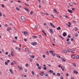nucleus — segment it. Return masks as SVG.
<instances>
[{
    "label": "nucleus",
    "instance_id": "f257e3e1",
    "mask_svg": "<svg viewBox=\"0 0 79 79\" xmlns=\"http://www.w3.org/2000/svg\"><path fill=\"white\" fill-rule=\"evenodd\" d=\"M21 19L22 21L23 22H24L26 21V19H25V17L23 16H22L21 17Z\"/></svg>",
    "mask_w": 79,
    "mask_h": 79
},
{
    "label": "nucleus",
    "instance_id": "f03ea898",
    "mask_svg": "<svg viewBox=\"0 0 79 79\" xmlns=\"http://www.w3.org/2000/svg\"><path fill=\"white\" fill-rule=\"evenodd\" d=\"M13 52H14V49H13V48L11 49V55L12 56H14V54H13Z\"/></svg>",
    "mask_w": 79,
    "mask_h": 79
},
{
    "label": "nucleus",
    "instance_id": "7ed1b4c3",
    "mask_svg": "<svg viewBox=\"0 0 79 79\" xmlns=\"http://www.w3.org/2000/svg\"><path fill=\"white\" fill-rule=\"evenodd\" d=\"M74 51V49H69L68 50L67 52H73Z\"/></svg>",
    "mask_w": 79,
    "mask_h": 79
},
{
    "label": "nucleus",
    "instance_id": "20e7f679",
    "mask_svg": "<svg viewBox=\"0 0 79 79\" xmlns=\"http://www.w3.org/2000/svg\"><path fill=\"white\" fill-rule=\"evenodd\" d=\"M50 25H51V26H52V27H54V28H55V27H55V25H53V23H50Z\"/></svg>",
    "mask_w": 79,
    "mask_h": 79
},
{
    "label": "nucleus",
    "instance_id": "39448f33",
    "mask_svg": "<svg viewBox=\"0 0 79 79\" xmlns=\"http://www.w3.org/2000/svg\"><path fill=\"white\" fill-rule=\"evenodd\" d=\"M31 45H32L35 46L37 45V42H33L31 43Z\"/></svg>",
    "mask_w": 79,
    "mask_h": 79
},
{
    "label": "nucleus",
    "instance_id": "423d86ee",
    "mask_svg": "<svg viewBox=\"0 0 79 79\" xmlns=\"http://www.w3.org/2000/svg\"><path fill=\"white\" fill-rule=\"evenodd\" d=\"M49 31L51 34H53V30L52 29H49Z\"/></svg>",
    "mask_w": 79,
    "mask_h": 79
},
{
    "label": "nucleus",
    "instance_id": "0eeeda50",
    "mask_svg": "<svg viewBox=\"0 0 79 79\" xmlns=\"http://www.w3.org/2000/svg\"><path fill=\"white\" fill-rule=\"evenodd\" d=\"M71 57L73 59H74V58H76V56H75V55L74 54H72L71 56Z\"/></svg>",
    "mask_w": 79,
    "mask_h": 79
},
{
    "label": "nucleus",
    "instance_id": "6e6552de",
    "mask_svg": "<svg viewBox=\"0 0 79 79\" xmlns=\"http://www.w3.org/2000/svg\"><path fill=\"white\" fill-rule=\"evenodd\" d=\"M9 70H10V73H11V74H14V73H13V70H12L11 69H10Z\"/></svg>",
    "mask_w": 79,
    "mask_h": 79
},
{
    "label": "nucleus",
    "instance_id": "1a4fd4ad",
    "mask_svg": "<svg viewBox=\"0 0 79 79\" xmlns=\"http://www.w3.org/2000/svg\"><path fill=\"white\" fill-rule=\"evenodd\" d=\"M60 59L61 60H62L63 61H64V62H65V61H66V60L63 58V57H61L60 58Z\"/></svg>",
    "mask_w": 79,
    "mask_h": 79
},
{
    "label": "nucleus",
    "instance_id": "9d476101",
    "mask_svg": "<svg viewBox=\"0 0 79 79\" xmlns=\"http://www.w3.org/2000/svg\"><path fill=\"white\" fill-rule=\"evenodd\" d=\"M44 72H41L40 74L41 76H44Z\"/></svg>",
    "mask_w": 79,
    "mask_h": 79
},
{
    "label": "nucleus",
    "instance_id": "9b49d317",
    "mask_svg": "<svg viewBox=\"0 0 79 79\" xmlns=\"http://www.w3.org/2000/svg\"><path fill=\"white\" fill-rule=\"evenodd\" d=\"M68 11L69 13H73V11L71 10H68Z\"/></svg>",
    "mask_w": 79,
    "mask_h": 79
},
{
    "label": "nucleus",
    "instance_id": "f8f14e48",
    "mask_svg": "<svg viewBox=\"0 0 79 79\" xmlns=\"http://www.w3.org/2000/svg\"><path fill=\"white\" fill-rule=\"evenodd\" d=\"M16 50H19V51L21 50V48H18V47H16L15 48Z\"/></svg>",
    "mask_w": 79,
    "mask_h": 79
},
{
    "label": "nucleus",
    "instance_id": "ddd939ff",
    "mask_svg": "<svg viewBox=\"0 0 79 79\" xmlns=\"http://www.w3.org/2000/svg\"><path fill=\"white\" fill-rule=\"evenodd\" d=\"M73 73H74V74H78V72H77V71L76 70H74L73 71Z\"/></svg>",
    "mask_w": 79,
    "mask_h": 79
},
{
    "label": "nucleus",
    "instance_id": "4468645a",
    "mask_svg": "<svg viewBox=\"0 0 79 79\" xmlns=\"http://www.w3.org/2000/svg\"><path fill=\"white\" fill-rule=\"evenodd\" d=\"M24 33L25 34V35H27L28 34V32L25 31L24 32Z\"/></svg>",
    "mask_w": 79,
    "mask_h": 79
},
{
    "label": "nucleus",
    "instance_id": "2eb2a0df",
    "mask_svg": "<svg viewBox=\"0 0 79 79\" xmlns=\"http://www.w3.org/2000/svg\"><path fill=\"white\" fill-rule=\"evenodd\" d=\"M66 33L64 32L63 34V36H64V37H66Z\"/></svg>",
    "mask_w": 79,
    "mask_h": 79
},
{
    "label": "nucleus",
    "instance_id": "dca6fc26",
    "mask_svg": "<svg viewBox=\"0 0 79 79\" xmlns=\"http://www.w3.org/2000/svg\"><path fill=\"white\" fill-rule=\"evenodd\" d=\"M59 37H60V38H61V39H62V40H64V38L63 37H62V36H61V35H59Z\"/></svg>",
    "mask_w": 79,
    "mask_h": 79
},
{
    "label": "nucleus",
    "instance_id": "f3484780",
    "mask_svg": "<svg viewBox=\"0 0 79 79\" xmlns=\"http://www.w3.org/2000/svg\"><path fill=\"white\" fill-rule=\"evenodd\" d=\"M51 54L52 55H53V56H55V53L53 52Z\"/></svg>",
    "mask_w": 79,
    "mask_h": 79
},
{
    "label": "nucleus",
    "instance_id": "a211bd4d",
    "mask_svg": "<svg viewBox=\"0 0 79 79\" xmlns=\"http://www.w3.org/2000/svg\"><path fill=\"white\" fill-rule=\"evenodd\" d=\"M61 68L62 71H64V67H63V66H61Z\"/></svg>",
    "mask_w": 79,
    "mask_h": 79
},
{
    "label": "nucleus",
    "instance_id": "6ab92c4d",
    "mask_svg": "<svg viewBox=\"0 0 79 79\" xmlns=\"http://www.w3.org/2000/svg\"><path fill=\"white\" fill-rule=\"evenodd\" d=\"M73 65L74 66V67H76V64L75 63H73Z\"/></svg>",
    "mask_w": 79,
    "mask_h": 79
},
{
    "label": "nucleus",
    "instance_id": "aec40b11",
    "mask_svg": "<svg viewBox=\"0 0 79 79\" xmlns=\"http://www.w3.org/2000/svg\"><path fill=\"white\" fill-rule=\"evenodd\" d=\"M11 28H10V27H8L7 29V31H10V30H11Z\"/></svg>",
    "mask_w": 79,
    "mask_h": 79
},
{
    "label": "nucleus",
    "instance_id": "412c9836",
    "mask_svg": "<svg viewBox=\"0 0 79 79\" xmlns=\"http://www.w3.org/2000/svg\"><path fill=\"white\" fill-rule=\"evenodd\" d=\"M42 31L43 32L44 34V35H47V34H46V33H45V31H44L43 30H42Z\"/></svg>",
    "mask_w": 79,
    "mask_h": 79
},
{
    "label": "nucleus",
    "instance_id": "4be33fe9",
    "mask_svg": "<svg viewBox=\"0 0 79 79\" xmlns=\"http://www.w3.org/2000/svg\"><path fill=\"white\" fill-rule=\"evenodd\" d=\"M48 72H49V73H53V72L52 70H50L48 71Z\"/></svg>",
    "mask_w": 79,
    "mask_h": 79
},
{
    "label": "nucleus",
    "instance_id": "5701e85b",
    "mask_svg": "<svg viewBox=\"0 0 79 79\" xmlns=\"http://www.w3.org/2000/svg\"><path fill=\"white\" fill-rule=\"evenodd\" d=\"M57 30H61V28L60 27H59L58 28H57Z\"/></svg>",
    "mask_w": 79,
    "mask_h": 79
},
{
    "label": "nucleus",
    "instance_id": "b1692460",
    "mask_svg": "<svg viewBox=\"0 0 79 79\" xmlns=\"http://www.w3.org/2000/svg\"><path fill=\"white\" fill-rule=\"evenodd\" d=\"M57 57H58L59 58H61V56H59V54H57Z\"/></svg>",
    "mask_w": 79,
    "mask_h": 79
},
{
    "label": "nucleus",
    "instance_id": "393cba45",
    "mask_svg": "<svg viewBox=\"0 0 79 79\" xmlns=\"http://www.w3.org/2000/svg\"><path fill=\"white\" fill-rule=\"evenodd\" d=\"M54 13H57V11H56V10L55 9H54Z\"/></svg>",
    "mask_w": 79,
    "mask_h": 79
},
{
    "label": "nucleus",
    "instance_id": "a878e982",
    "mask_svg": "<svg viewBox=\"0 0 79 79\" xmlns=\"http://www.w3.org/2000/svg\"><path fill=\"white\" fill-rule=\"evenodd\" d=\"M5 65H8V62H5Z\"/></svg>",
    "mask_w": 79,
    "mask_h": 79
},
{
    "label": "nucleus",
    "instance_id": "bb28decb",
    "mask_svg": "<svg viewBox=\"0 0 79 79\" xmlns=\"http://www.w3.org/2000/svg\"><path fill=\"white\" fill-rule=\"evenodd\" d=\"M38 27V26H37V25H35V29H37Z\"/></svg>",
    "mask_w": 79,
    "mask_h": 79
},
{
    "label": "nucleus",
    "instance_id": "cd10ccee",
    "mask_svg": "<svg viewBox=\"0 0 79 79\" xmlns=\"http://www.w3.org/2000/svg\"><path fill=\"white\" fill-rule=\"evenodd\" d=\"M44 76H46V77H47L48 76V74L46 73L44 74Z\"/></svg>",
    "mask_w": 79,
    "mask_h": 79
},
{
    "label": "nucleus",
    "instance_id": "c85d7f7f",
    "mask_svg": "<svg viewBox=\"0 0 79 79\" xmlns=\"http://www.w3.org/2000/svg\"><path fill=\"white\" fill-rule=\"evenodd\" d=\"M25 66L26 67H28L29 66V64L27 63L25 64Z\"/></svg>",
    "mask_w": 79,
    "mask_h": 79
},
{
    "label": "nucleus",
    "instance_id": "c756f323",
    "mask_svg": "<svg viewBox=\"0 0 79 79\" xmlns=\"http://www.w3.org/2000/svg\"><path fill=\"white\" fill-rule=\"evenodd\" d=\"M24 9L27 11H29V9H27V8H25Z\"/></svg>",
    "mask_w": 79,
    "mask_h": 79
},
{
    "label": "nucleus",
    "instance_id": "7c9ffc66",
    "mask_svg": "<svg viewBox=\"0 0 79 79\" xmlns=\"http://www.w3.org/2000/svg\"><path fill=\"white\" fill-rule=\"evenodd\" d=\"M30 57L32 58H34L35 56H30Z\"/></svg>",
    "mask_w": 79,
    "mask_h": 79
},
{
    "label": "nucleus",
    "instance_id": "2f4dec72",
    "mask_svg": "<svg viewBox=\"0 0 79 79\" xmlns=\"http://www.w3.org/2000/svg\"><path fill=\"white\" fill-rule=\"evenodd\" d=\"M67 44L69 45V44H71V41H68L67 43Z\"/></svg>",
    "mask_w": 79,
    "mask_h": 79
},
{
    "label": "nucleus",
    "instance_id": "473e14b6",
    "mask_svg": "<svg viewBox=\"0 0 79 79\" xmlns=\"http://www.w3.org/2000/svg\"><path fill=\"white\" fill-rule=\"evenodd\" d=\"M25 5H26V6H29V5L27 4L26 3H25Z\"/></svg>",
    "mask_w": 79,
    "mask_h": 79
},
{
    "label": "nucleus",
    "instance_id": "72a5a7b5",
    "mask_svg": "<svg viewBox=\"0 0 79 79\" xmlns=\"http://www.w3.org/2000/svg\"><path fill=\"white\" fill-rule=\"evenodd\" d=\"M33 38H37V36H33Z\"/></svg>",
    "mask_w": 79,
    "mask_h": 79
},
{
    "label": "nucleus",
    "instance_id": "f704fd0d",
    "mask_svg": "<svg viewBox=\"0 0 79 79\" xmlns=\"http://www.w3.org/2000/svg\"><path fill=\"white\" fill-rule=\"evenodd\" d=\"M78 34H75V37H78Z\"/></svg>",
    "mask_w": 79,
    "mask_h": 79
},
{
    "label": "nucleus",
    "instance_id": "c9c22d12",
    "mask_svg": "<svg viewBox=\"0 0 79 79\" xmlns=\"http://www.w3.org/2000/svg\"><path fill=\"white\" fill-rule=\"evenodd\" d=\"M31 73L33 75H34V71H32Z\"/></svg>",
    "mask_w": 79,
    "mask_h": 79
},
{
    "label": "nucleus",
    "instance_id": "e433bc0d",
    "mask_svg": "<svg viewBox=\"0 0 79 79\" xmlns=\"http://www.w3.org/2000/svg\"><path fill=\"white\" fill-rule=\"evenodd\" d=\"M75 28H76L75 29V31H77V30H78L77 28V27H75Z\"/></svg>",
    "mask_w": 79,
    "mask_h": 79
},
{
    "label": "nucleus",
    "instance_id": "4c0bfd02",
    "mask_svg": "<svg viewBox=\"0 0 79 79\" xmlns=\"http://www.w3.org/2000/svg\"><path fill=\"white\" fill-rule=\"evenodd\" d=\"M63 52L65 53H67V51L66 50H64L63 51Z\"/></svg>",
    "mask_w": 79,
    "mask_h": 79
},
{
    "label": "nucleus",
    "instance_id": "58836bf2",
    "mask_svg": "<svg viewBox=\"0 0 79 79\" xmlns=\"http://www.w3.org/2000/svg\"><path fill=\"white\" fill-rule=\"evenodd\" d=\"M16 9L17 11H19V9L18 7H16Z\"/></svg>",
    "mask_w": 79,
    "mask_h": 79
},
{
    "label": "nucleus",
    "instance_id": "ea45409f",
    "mask_svg": "<svg viewBox=\"0 0 79 79\" xmlns=\"http://www.w3.org/2000/svg\"><path fill=\"white\" fill-rule=\"evenodd\" d=\"M28 53H29V54H30V53H31V51H28Z\"/></svg>",
    "mask_w": 79,
    "mask_h": 79
},
{
    "label": "nucleus",
    "instance_id": "a19ab883",
    "mask_svg": "<svg viewBox=\"0 0 79 79\" xmlns=\"http://www.w3.org/2000/svg\"><path fill=\"white\" fill-rule=\"evenodd\" d=\"M33 13V11H31V12H30V14L31 15H32V14Z\"/></svg>",
    "mask_w": 79,
    "mask_h": 79
},
{
    "label": "nucleus",
    "instance_id": "79ce46f5",
    "mask_svg": "<svg viewBox=\"0 0 79 79\" xmlns=\"http://www.w3.org/2000/svg\"><path fill=\"white\" fill-rule=\"evenodd\" d=\"M36 66H38V67H39V64L38 63H37L36 64Z\"/></svg>",
    "mask_w": 79,
    "mask_h": 79
},
{
    "label": "nucleus",
    "instance_id": "37998d69",
    "mask_svg": "<svg viewBox=\"0 0 79 79\" xmlns=\"http://www.w3.org/2000/svg\"><path fill=\"white\" fill-rule=\"evenodd\" d=\"M69 40H70V39H69V38L67 39V40H66L67 42H69Z\"/></svg>",
    "mask_w": 79,
    "mask_h": 79
},
{
    "label": "nucleus",
    "instance_id": "c03bdc74",
    "mask_svg": "<svg viewBox=\"0 0 79 79\" xmlns=\"http://www.w3.org/2000/svg\"><path fill=\"white\" fill-rule=\"evenodd\" d=\"M57 76H60V73H57Z\"/></svg>",
    "mask_w": 79,
    "mask_h": 79
},
{
    "label": "nucleus",
    "instance_id": "a18cd8bd",
    "mask_svg": "<svg viewBox=\"0 0 79 79\" xmlns=\"http://www.w3.org/2000/svg\"><path fill=\"white\" fill-rule=\"evenodd\" d=\"M46 53H47L48 55H49V53H48V51H46Z\"/></svg>",
    "mask_w": 79,
    "mask_h": 79
},
{
    "label": "nucleus",
    "instance_id": "49530a36",
    "mask_svg": "<svg viewBox=\"0 0 79 79\" xmlns=\"http://www.w3.org/2000/svg\"><path fill=\"white\" fill-rule=\"evenodd\" d=\"M38 68L39 69H41V67H39H39H38Z\"/></svg>",
    "mask_w": 79,
    "mask_h": 79
},
{
    "label": "nucleus",
    "instance_id": "de8ad7c7",
    "mask_svg": "<svg viewBox=\"0 0 79 79\" xmlns=\"http://www.w3.org/2000/svg\"><path fill=\"white\" fill-rule=\"evenodd\" d=\"M43 69L44 70H46V69H47V68L46 67H43Z\"/></svg>",
    "mask_w": 79,
    "mask_h": 79
},
{
    "label": "nucleus",
    "instance_id": "09e8293b",
    "mask_svg": "<svg viewBox=\"0 0 79 79\" xmlns=\"http://www.w3.org/2000/svg\"><path fill=\"white\" fill-rule=\"evenodd\" d=\"M49 52L50 53H52L53 52V51H50Z\"/></svg>",
    "mask_w": 79,
    "mask_h": 79
},
{
    "label": "nucleus",
    "instance_id": "8fccbe9b",
    "mask_svg": "<svg viewBox=\"0 0 79 79\" xmlns=\"http://www.w3.org/2000/svg\"><path fill=\"white\" fill-rule=\"evenodd\" d=\"M39 37H40V39H42V36L41 35H40Z\"/></svg>",
    "mask_w": 79,
    "mask_h": 79
},
{
    "label": "nucleus",
    "instance_id": "3c124183",
    "mask_svg": "<svg viewBox=\"0 0 79 79\" xmlns=\"http://www.w3.org/2000/svg\"><path fill=\"white\" fill-rule=\"evenodd\" d=\"M72 10L73 11H74V10H75V9L74 8H72Z\"/></svg>",
    "mask_w": 79,
    "mask_h": 79
},
{
    "label": "nucleus",
    "instance_id": "603ef678",
    "mask_svg": "<svg viewBox=\"0 0 79 79\" xmlns=\"http://www.w3.org/2000/svg\"><path fill=\"white\" fill-rule=\"evenodd\" d=\"M41 14H42V15H45V14L43 12H41Z\"/></svg>",
    "mask_w": 79,
    "mask_h": 79
},
{
    "label": "nucleus",
    "instance_id": "864d4df0",
    "mask_svg": "<svg viewBox=\"0 0 79 79\" xmlns=\"http://www.w3.org/2000/svg\"><path fill=\"white\" fill-rule=\"evenodd\" d=\"M27 39H24V41H25V42H26V41H27Z\"/></svg>",
    "mask_w": 79,
    "mask_h": 79
},
{
    "label": "nucleus",
    "instance_id": "5fc2aeb1",
    "mask_svg": "<svg viewBox=\"0 0 79 79\" xmlns=\"http://www.w3.org/2000/svg\"><path fill=\"white\" fill-rule=\"evenodd\" d=\"M2 8H4V6H4V5H3V4H2Z\"/></svg>",
    "mask_w": 79,
    "mask_h": 79
},
{
    "label": "nucleus",
    "instance_id": "6e6d98bb",
    "mask_svg": "<svg viewBox=\"0 0 79 79\" xmlns=\"http://www.w3.org/2000/svg\"><path fill=\"white\" fill-rule=\"evenodd\" d=\"M5 54L6 55H8V52H6L5 53Z\"/></svg>",
    "mask_w": 79,
    "mask_h": 79
},
{
    "label": "nucleus",
    "instance_id": "4d7b16f0",
    "mask_svg": "<svg viewBox=\"0 0 79 79\" xmlns=\"http://www.w3.org/2000/svg\"><path fill=\"white\" fill-rule=\"evenodd\" d=\"M22 69H23V68H22V67H20L19 68V70H21Z\"/></svg>",
    "mask_w": 79,
    "mask_h": 79
},
{
    "label": "nucleus",
    "instance_id": "13d9d810",
    "mask_svg": "<svg viewBox=\"0 0 79 79\" xmlns=\"http://www.w3.org/2000/svg\"><path fill=\"white\" fill-rule=\"evenodd\" d=\"M2 16V14L1 13V12L0 11V16Z\"/></svg>",
    "mask_w": 79,
    "mask_h": 79
},
{
    "label": "nucleus",
    "instance_id": "bf43d9fd",
    "mask_svg": "<svg viewBox=\"0 0 79 79\" xmlns=\"http://www.w3.org/2000/svg\"><path fill=\"white\" fill-rule=\"evenodd\" d=\"M32 61H33V60L32 59H30V61H31V62H32Z\"/></svg>",
    "mask_w": 79,
    "mask_h": 79
},
{
    "label": "nucleus",
    "instance_id": "052dcab7",
    "mask_svg": "<svg viewBox=\"0 0 79 79\" xmlns=\"http://www.w3.org/2000/svg\"><path fill=\"white\" fill-rule=\"evenodd\" d=\"M68 38H71V36H70L69 35H68Z\"/></svg>",
    "mask_w": 79,
    "mask_h": 79
},
{
    "label": "nucleus",
    "instance_id": "680f3d73",
    "mask_svg": "<svg viewBox=\"0 0 79 79\" xmlns=\"http://www.w3.org/2000/svg\"><path fill=\"white\" fill-rule=\"evenodd\" d=\"M70 39L71 41H73V40H74V39H73V38H71Z\"/></svg>",
    "mask_w": 79,
    "mask_h": 79
},
{
    "label": "nucleus",
    "instance_id": "e2e57ef3",
    "mask_svg": "<svg viewBox=\"0 0 79 79\" xmlns=\"http://www.w3.org/2000/svg\"><path fill=\"white\" fill-rule=\"evenodd\" d=\"M28 48H26L25 49V51H27V50Z\"/></svg>",
    "mask_w": 79,
    "mask_h": 79
},
{
    "label": "nucleus",
    "instance_id": "0e129e2a",
    "mask_svg": "<svg viewBox=\"0 0 79 79\" xmlns=\"http://www.w3.org/2000/svg\"><path fill=\"white\" fill-rule=\"evenodd\" d=\"M13 64H14V63L13 62H12L11 63V65H12V66H13Z\"/></svg>",
    "mask_w": 79,
    "mask_h": 79
},
{
    "label": "nucleus",
    "instance_id": "69168bd1",
    "mask_svg": "<svg viewBox=\"0 0 79 79\" xmlns=\"http://www.w3.org/2000/svg\"><path fill=\"white\" fill-rule=\"evenodd\" d=\"M43 58H45V55H43Z\"/></svg>",
    "mask_w": 79,
    "mask_h": 79
},
{
    "label": "nucleus",
    "instance_id": "338daca9",
    "mask_svg": "<svg viewBox=\"0 0 79 79\" xmlns=\"http://www.w3.org/2000/svg\"><path fill=\"white\" fill-rule=\"evenodd\" d=\"M79 56H76V58L78 59V58H79Z\"/></svg>",
    "mask_w": 79,
    "mask_h": 79
},
{
    "label": "nucleus",
    "instance_id": "774afa93",
    "mask_svg": "<svg viewBox=\"0 0 79 79\" xmlns=\"http://www.w3.org/2000/svg\"><path fill=\"white\" fill-rule=\"evenodd\" d=\"M60 79H63V76H61L60 77Z\"/></svg>",
    "mask_w": 79,
    "mask_h": 79
}]
</instances>
